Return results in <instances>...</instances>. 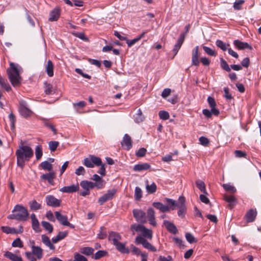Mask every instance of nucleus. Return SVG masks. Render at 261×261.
<instances>
[{"instance_id": "nucleus-12", "label": "nucleus", "mask_w": 261, "mask_h": 261, "mask_svg": "<svg viewBox=\"0 0 261 261\" xmlns=\"http://www.w3.org/2000/svg\"><path fill=\"white\" fill-rule=\"evenodd\" d=\"M79 190V185L78 184L72 185L69 186H65L60 189V191L66 193H72Z\"/></svg>"}, {"instance_id": "nucleus-30", "label": "nucleus", "mask_w": 261, "mask_h": 261, "mask_svg": "<svg viewBox=\"0 0 261 261\" xmlns=\"http://www.w3.org/2000/svg\"><path fill=\"white\" fill-rule=\"evenodd\" d=\"M4 256L12 261H22L21 256H17L16 254L9 251H7L5 253Z\"/></svg>"}, {"instance_id": "nucleus-54", "label": "nucleus", "mask_w": 261, "mask_h": 261, "mask_svg": "<svg viewBox=\"0 0 261 261\" xmlns=\"http://www.w3.org/2000/svg\"><path fill=\"white\" fill-rule=\"evenodd\" d=\"M2 230L7 234L9 233H14L16 232L15 230L13 228H11L8 226H2Z\"/></svg>"}, {"instance_id": "nucleus-32", "label": "nucleus", "mask_w": 261, "mask_h": 261, "mask_svg": "<svg viewBox=\"0 0 261 261\" xmlns=\"http://www.w3.org/2000/svg\"><path fill=\"white\" fill-rule=\"evenodd\" d=\"M234 44L237 47L240 49L248 48L249 49H252V47L246 42H242L239 40H235L234 41Z\"/></svg>"}, {"instance_id": "nucleus-34", "label": "nucleus", "mask_w": 261, "mask_h": 261, "mask_svg": "<svg viewBox=\"0 0 261 261\" xmlns=\"http://www.w3.org/2000/svg\"><path fill=\"white\" fill-rule=\"evenodd\" d=\"M145 226L142 224H134L130 226V230L133 232V234H135V232H141L142 233L143 229L144 228Z\"/></svg>"}, {"instance_id": "nucleus-56", "label": "nucleus", "mask_w": 261, "mask_h": 261, "mask_svg": "<svg viewBox=\"0 0 261 261\" xmlns=\"http://www.w3.org/2000/svg\"><path fill=\"white\" fill-rule=\"evenodd\" d=\"M74 258L73 261H88L87 259L85 256L78 253L74 254Z\"/></svg>"}, {"instance_id": "nucleus-17", "label": "nucleus", "mask_w": 261, "mask_h": 261, "mask_svg": "<svg viewBox=\"0 0 261 261\" xmlns=\"http://www.w3.org/2000/svg\"><path fill=\"white\" fill-rule=\"evenodd\" d=\"M185 38V34L182 33L180 34L179 38H178L177 43L174 45L172 51L174 53V56H175L179 49L180 48Z\"/></svg>"}, {"instance_id": "nucleus-28", "label": "nucleus", "mask_w": 261, "mask_h": 261, "mask_svg": "<svg viewBox=\"0 0 261 261\" xmlns=\"http://www.w3.org/2000/svg\"><path fill=\"white\" fill-rule=\"evenodd\" d=\"M115 246L116 249L121 253L128 254L129 252V250L125 247V243H121L119 242Z\"/></svg>"}, {"instance_id": "nucleus-16", "label": "nucleus", "mask_w": 261, "mask_h": 261, "mask_svg": "<svg viewBox=\"0 0 261 261\" xmlns=\"http://www.w3.org/2000/svg\"><path fill=\"white\" fill-rule=\"evenodd\" d=\"M61 10L58 7L54 8L49 14L48 20L50 21H57L60 16Z\"/></svg>"}, {"instance_id": "nucleus-47", "label": "nucleus", "mask_w": 261, "mask_h": 261, "mask_svg": "<svg viewBox=\"0 0 261 261\" xmlns=\"http://www.w3.org/2000/svg\"><path fill=\"white\" fill-rule=\"evenodd\" d=\"M142 197V191L140 188L136 187L135 191V197L136 200H139Z\"/></svg>"}, {"instance_id": "nucleus-63", "label": "nucleus", "mask_w": 261, "mask_h": 261, "mask_svg": "<svg viewBox=\"0 0 261 261\" xmlns=\"http://www.w3.org/2000/svg\"><path fill=\"white\" fill-rule=\"evenodd\" d=\"M207 194H201L200 195L199 198L201 202L204 203L205 204H208L210 203V200L206 196Z\"/></svg>"}, {"instance_id": "nucleus-49", "label": "nucleus", "mask_w": 261, "mask_h": 261, "mask_svg": "<svg viewBox=\"0 0 261 261\" xmlns=\"http://www.w3.org/2000/svg\"><path fill=\"white\" fill-rule=\"evenodd\" d=\"M59 143L58 141H50L48 143L49 148L51 152L55 151L57 147L58 146Z\"/></svg>"}, {"instance_id": "nucleus-46", "label": "nucleus", "mask_w": 261, "mask_h": 261, "mask_svg": "<svg viewBox=\"0 0 261 261\" xmlns=\"http://www.w3.org/2000/svg\"><path fill=\"white\" fill-rule=\"evenodd\" d=\"M107 236L106 228L104 227H101L99 232L97 234V237L100 239H104Z\"/></svg>"}, {"instance_id": "nucleus-41", "label": "nucleus", "mask_w": 261, "mask_h": 261, "mask_svg": "<svg viewBox=\"0 0 261 261\" xmlns=\"http://www.w3.org/2000/svg\"><path fill=\"white\" fill-rule=\"evenodd\" d=\"M41 224L44 229L47 230L49 233L53 231V225L48 222L43 221L41 222Z\"/></svg>"}, {"instance_id": "nucleus-45", "label": "nucleus", "mask_w": 261, "mask_h": 261, "mask_svg": "<svg viewBox=\"0 0 261 261\" xmlns=\"http://www.w3.org/2000/svg\"><path fill=\"white\" fill-rule=\"evenodd\" d=\"M216 44L223 51H226L227 49V46L228 45V44H226L225 43L220 40H217L216 42Z\"/></svg>"}, {"instance_id": "nucleus-59", "label": "nucleus", "mask_w": 261, "mask_h": 261, "mask_svg": "<svg viewBox=\"0 0 261 261\" xmlns=\"http://www.w3.org/2000/svg\"><path fill=\"white\" fill-rule=\"evenodd\" d=\"M237 203V199L233 196L229 195V208L234 207Z\"/></svg>"}, {"instance_id": "nucleus-39", "label": "nucleus", "mask_w": 261, "mask_h": 261, "mask_svg": "<svg viewBox=\"0 0 261 261\" xmlns=\"http://www.w3.org/2000/svg\"><path fill=\"white\" fill-rule=\"evenodd\" d=\"M94 249L90 247H85L81 248L80 252L86 255H90L93 254Z\"/></svg>"}, {"instance_id": "nucleus-21", "label": "nucleus", "mask_w": 261, "mask_h": 261, "mask_svg": "<svg viewBox=\"0 0 261 261\" xmlns=\"http://www.w3.org/2000/svg\"><path fill=\"white\" fill-rule=\"evenodd\" d=\"M198 46H196L193 50L192 57V64L195 66H199V62L198 60Z\"/></svg>"}, {"instance_id": "nucleus-40", "label": "nucleus", "mask_w": 261, "mask_h": 261, "mask_svg": "<svg viewBox=\"0 0 261 261\" xmlns=\"http://www.w3.org/2000/svg\"><path fill=\"white\" fill-rule=\"evenodd\" d=\"M0 85L3 87L7 91H9L11 90V87L9 85L7 81L0 75Z\"/></svg>"}, {"instance_id": "nucleus-27", "label": "nucleus", "mask_w": 261, "mask_h": 261, "mask_svg": "<svg viewBox=\"0 0 261 261\" xmlns=\"http://www.w3.org/2000/svg\"><path fill=\"white\" fill-rule=\"evenodd\" d=\"M80 186L84 190L89 191L90 189H93L95 187L94 182L88 180H82L80 182Z\"/></svg>"}, {"instance_id": "nucleus-33", "label": "nucleus", "mask_w": 261, "mask_h": 261, "mask_svg": "<svg viewBox=\"0 0 261 261\" xmlns=\"http://www.w3.org/2000/svg\"><path fill=\"white\" fill-rule=\"evenodd\" d=\"M30 209L32 211H37L42 208V205L39 203L36 200L30 201L29 202Z\"/></svg>"}, {"instance_id": "nucleus-37", "label": "nucleus", "mask_w": 261, "mask_h": 261, "mask_svg": "<svg viewBox=\"0 0 261 261\" xmlns=\"http://www.w3.org/2000/svg\"><path fill=\"white\" fill-rule=\"evenodd\" d=\"M196 185L201 192H203L204 194H208L206 191L205 184L203 181L198 179L196 181Z\"/></svg>"}, {"instance_id": "nucleus-36", "label": "nucleus", "mask_w": 261, "mask_h": 261, "mask_svg": "<svg viewBox=\"0 0 261 261\" xmlns=\"http://www.w3.org/2000/svg\"><path fill=\"white\" fill-rule=\"evenodd\" d=\"M134 117L135 121L137 123H140L144 120V117L140 109L138 110L137 113L134 116Z\"/></svg>"}, {"instance_id": "nucleus-25", "label": "nucleus", "mask_w": 261, "mask_h": 261, "mask_svg": "<svg viewBox=\"0 0 261 261\" xmlns=\"http://www.w3.org/2000/svg\"><path fill=\"white\" fill-rule=\"evenodd\" d=\"M41 240L42 243L44 244H45L47 247H48L50 250L53 251L55 250V247L51 243L50 239L48 237H47L45 234H42L41 236Z\"/></svg>"}, {"instance_id": "nucleus-43", "label": "nucleus", "mask_w": 261, "mask_h": 261, "mask_svg": "<svg viewBox=\"0 0 261 261\" xmlns=\"http://www.w3.org/2000/svg\"><path fill=\"white\" fill-rule=\"evenodd\" d=\"M117 189L113 188L108 190L105 195L107 198H108V200H110L113 198L115 194L117 193Z\"/></svg>"}, {"instance_id": "nucleus-4", "label": "nucleus", "mask_w": 261, "mask_h": 261, "mask_svg": "<svg viewBox=\"0 0 261 261\" xmlns=\"http://www.w3.org/2000/svg\"><path fill=\"white\" fill-rule=\"evenodd\" d=\"M17 212V218L18 221H25L29 217V213L28 210L24 206L21 205H16L13 211V212Z\"/></svg>"}, {"instance_id": "nucleus-42", "label": "nucleus", "mask_w": 261, "mask_h": 261, "mask_svg": "<svg viewBox=\"0 0 261 261\" xmlns=\"http://www.w3.org/2000/svg\"><path fill=\"white\" fill-rule=\"evenodd\" d=\"M43 154L42 148L41 145H37L35 147V155L37 160H39Z\"/></svg>"}, {"instance_id": "nucleus-64", "label": "nucleus", "mask_w": 261, "mask_h": 261, "mask_svg": "<svg viewBox=\"0 0 261 261\" xmlns=\"http://www.w3.org/2000/svg\"><path fill=\"white\" fill-rule=\"evenodd\" d=\"M171 91L170 89H169V88H166V89L163 90V92L162 93L161 96L163 98H166L167 97H168L170 94Z\"/></svg>"}, {"instance_id": "nucleus-1", "label": "nucleus", "mask_w": 261, "mask_h": 261, "mask_svg": "<svg viewBox=\"0 0 261 261\" xmlns=\"http://www.w3.org/2000/svg\"><path fill=\"white\" fill-rule=\"evenodd\" d=\"M33 155V150L30 146L26 145L20 146L16 151L17 166L21 168H23L25 162L29 161Z\"/></svg>"}, {"instance_id": "nucleus-7", "label": "nucleus", "mask_w": 261, "mask_h": 261, "mask_svg": "<svg viewBox=\"0 0 261 261\" xmlns=\"http://www.w3.org/2000/svg\"><path fill=\"white\" fill-rule=\"evenodd\" d=\"M133 213L137 222L142 224L146 223V215L144 211L140 209H134Z\"/></svg>"}, {"instance_id": "nucleus-55", "label": "nucleus", "mask_w": 261, "mask_h": 261, "mask_svg": "<svg viewBox=\"0 0 261 261\" xmlns=\"http://www.w3.org/2000/svg\"><path fill=\"white\" fill-rule=\"evenodd\" d=\"M12 246L14 247L21 248L23 247V243L20 239L18 238L12 242Z\"/></svg>"}, {"instance_id": "nucleus-15", "label": "nucleus", "mask_w": 261, "mask_h": 261, "mask_svg": "<svg viewBox=\"0 0 261 261\" xmlns=\"http://www.w3.org/2000/svg\"><path fill=\"white\" fill-rule=\"evenodd\" d=\"M91 179L95 181L94 182V185L98 189H102L105 186V182L102 178L97 174H94L91 178Z\"/></svg>"}, {"instance_id": "nucleus-61", "label": "nucleus", "mask_w": 261, "mask_h": 261, "mask_svg": "<svg viewBox=\"0 0 261 261\" xmlns=\"http://www.w3.org/2000/svg\"><path fill=\"white\" fill-rule=\"evenodd\" d=\"M200 143L204 146H206L209 144L210 142L208 139L205 137H201L199 139Z\"/></svg>"}, {"instance_id": "nucleus-60", "label": "nucleus", "mask_w": 261, "mask_h": 261, "mask_svg": "<svg viewBox=\"0 0 261 261\" xmlns=\"http://www.w3.org/2000/svg\"><path fill=\"white\" fill-rule=\"evenodd\" d=\"M85 173V170L83 166L79 167L75 171V173L77 175H84Z\"/></svg>"}, {"instance_id": "nucleus-58", "label": "nucleus", "mask_w": 261, "mask_h": 261, "mask_svg": "<svg viewBox=\"0 0 261 261\" xmlns=\"http://www.w3.org/2000/svg\"><path fill=\"white\" fill-rule=\"evenodd\" d=\"M107 254V252L103 250H99L94 255V258L95 259H98L101 257L104 256Z\"/></svg>"}, {"instance_id": "nucleus-19", "label": "nucleus", "mask_w": 261, "mask_h": 261, "mask_svg": "<svg viewBox=\"0 0 261 261\" xmlns=\"http://www.w3.org/2000/svg\"><path fill=\"white\" fill-rule=\"evenodd\" d=\"M207 102L210 107L212 109L213 114L216 116L218 115L219 114V111L216 108V103L214 98L211 96H208L207 98Z\"/></svg>"}, {"instance_id": "nucleus-22", "label": "nucleus", "mask_w": 261, "mask_h": 261, "mask_svg": "<svg viewBox=\"0 0 261 261\" xmlns=\"http://www.w3.org/2000/svg\"><path fill=\"white\" fill-rule=\"evenodd\" d=\"M164 225L170 232L174 234L177 233V229L173 223L169 221L164 220Z\"/></svg>"}, {"instance_id": "nucleus-23", "label": "nucleus", "mask_w": 261, "mask_h": 261, "mask_svg": "<svg viewBox=\"0 0 261 261\" xmlns=\"http://www.w3.org/2000/svg\"><path fill=\"white\" fill-rule=\"evenodd\" d=\"M31 218L32 220V228L36 232L40 231L39 223L37 219L35 214H32L31 215Z\"/></svg>"}, {"instance_id": "nucleus-18", "label": "nucleus", "mask_w": 261, "mask_h": 261, "mask_svg": "<svg viewBox=\"0 0 261 261\" xmlns=\"http://www.w3.org/2000/svg\"><path fill=\"white\" fill-rule=\"evenodd\" d=\"M56 176V173L54 171L49 172L48 173L42 174L41 176V178L44 180H47L48 184L53 185L54 179Z\"/></svg>"}, {"instance_id": "nucleus-62", "label": "nucleus", "mask_w": 261, "mask_h": 261, "mask_svg": "<svg viewBox=\"0 0 261 261\" xmlns=\"http://www.w3.org/2000/svg\"><path fill=\"white\" fill-rule=\"evenodd\" d=\"M146 149L144 148H140L138 151L136 152V154L138 157H143L145 156L146 153Z\"/></svg>"}, {"instance_id": "nucleus-3", "label": "nucleus", "mask_w": 261, "mask_h": 261, "mask_svg": "<svg viewBox=\"0 0 261 261\" xmlns=\"http://www.w3.org/2000/svg\"><path fill=\"white\" fill-rule=\"evenodd\" d=\"M83 164L88 168H93L94 165L99 166L101 164V160L94 155H89L84 159Z\"/></svg>"}, {"instance_id": "nucleus-5", "label": "nucleus", "mask_w": 261, "mask_h": 261, "mask_svg": "<svg viewBox=\"0 0 261 261\" xmlns=\"http://www.w3.org/2000/svg\"><path fill=\"white\" fill-rule=\"evenodd\" d=\"M19 111L20 115L24 118H28L32 114V112L28 107V103L24 100L19 101Z\"/></svg>"}, {"instance_id": "nucleus-38", "label": "nucleus", "mask_w": 261, "mask_h": 261, "mask_svg": "<svg viewBox=\"0 0 261 261\" xmlns=\"http://www.w3.org/2000/svg\"><path fill=\"white\" fill-rule=\"evenodd\" d=\"M142 237L146 238L149 240H151L152 238V231L151 229H148L145 227L143 229L142 232Z\"/></svg>"}, {"instance_id": "nucleus-44", "label": "nucleus", "mask_w": 261, "mask_h": 261, "mask_svg": "<svg viewBox=\"0 0 261 261\" xmlns=\"http://www.w3.org/2000/svg\"><path fill=\"white\" fill-rule=\"evenodd\" d=\"M44 92L47 95H50L53 93V86L46 82L44 83Z\"/></svg>"}, {"instance_id": "nucleus-6", "label": "nucleus", "mask_w": 261, "mask_h": 261, "mask_svg": "<svg viewBox=\"0 0 261 261\" xmlns=\"http://www.w3.org/2000/svg\"><path fill=\"white\" fill-rule=\"evenodd\" d=\"M135 242L137 244H142L145 248L151 251L155 252L156 251V248L152 245L141 236H137L136 238Z\"/></svg>"}, {"instance_id": "nucleus-52", "label": "nucleus", "mask_w": 261, "mask_h": 261, "mask_svg": "<svg viewBox=\"0 0 261 261\" xmlns=\"http://www.w3.org/2000/svg\"><path fill=\"white\" fill-rule=\"evenodd\" d=\"M146 190L147 192L149 193H153L156 190V186L155 183L153 182L150 185L146 186Z\"/></svg>"}, {"instance_id": "nucleus-13", "label": "nucleus", "mask_w": 261, "mask_h": 261, "mask_svg": "<svg viewBox=\"0 0 261 261\" xmlns=\"http://www.w3.org/2000/svg\"><path fill=\"white\" fill-rule=\"evenodd\" d=\"M147 216L150 225L153 226L156 225L155 218V212L152 207H149L147 211Z\"/></svg>"}, {"instance_id": "nucleus-31", "label": "nucleus", "mask_w": 261, "mask_h": 261, "mask_svg": "<svg viewBox=\"0 0 261 261\" xmlns=\"http://www.w3.org/2000/svg\"><path fill=\"white\" fill-rule=\"evenodd\" d=\"M45 71L49 77L54 75V65L50 60H48L45 67Z\"/></svg>"}, {"instance_id": "nucleus-26", "label": "nucleus", "mask_w": 261, "mask_h": 261, "mask_svg": "<svg viewBox=\"0 0 261 261\" xmlns=\"http://www.w3.org/2000/svg\"><path fill=\"white\" fill-rule=\"evenodd\" d=\"M55 216L58 221L63 225H65L68 222L67 217L62 215L60 212L56 211L55 212Z\"/></svg>"}, {"instance_id": "nucleus-35", "label": "nucleus", "mask_w": 261, "mask_h": 261, "mask_svg": "<svg viewBox=\"0 0 261 261\" xmlns=\"http://www.w3.org/2000/svg\"><path fill=\"white\" fill-rule=\"evenodd\" d=\"M39 167L49 172L52 171L53 165L48 161H44L39 165Z\"/></svg>"}, {"instance_id": "nucleus-2", "label": "nucleus", "mask_w": 261, "mask_h": 261, "mask_svg": "<svg viewBox=\"0 0 261 261\" xmlns=\"http://www.w3.org/2000/svg\"><path fill=\"white\" fill-rule=\"evenodd\" d=\"M10 70H7L9 80L13 86H18L20 84V77L18 65L13 63H10Z\"/></svg>"}, {"instance_id": "nucleus-10", "label": "nucleus", "mask_w": 261, "mask_h": 261, "mask_svg": "<svg viewBox=\"0 0 261 261\" xmlns=\"http://www.w3.org/2000/svg\"><path fill=\"white\" fill-rule=\"evenodd\" d=\"M185 199L182 196H180L178 198V207L179 210L178 211V215L181 218H184L186 212V207L185 205Z\"/></svg>"}, {"instance_id": "nucleus-24", "label": "nucleus", "mask_w": 261, "mask_h": 261, "mask_svg": "<svg viewBox=\"0 0 261 261\" xmlns=\"http://www.w3.org/2000/svg\"><path fill=\"white\" fill-rule=\"evenodd\" d=\"M32 252L37 259H40L43 256V250L39 246H32Z\"/></svg>"}, {"instance_id": "nucleus-50", "label": "nucleus", "mask_w": 261, "mask_h": 261, "mask_svg": "<svg viewBox=\"0 0 261 261\" xmlns=\"http://www.w3.org/2000/svg\"><path fill=\"white\" fill-rule=\"evenodd\" d=\"M166 200L167 204L172 206V210H175L178 206V202H176L175 200L170 198H167Z\"/></svg>"}, {"instance_id": "nucleus-20", "label": "nucleus", "mask_w": 261, "mask_h": 261, "mask_svg": "<svg viewBox=\"0 0 261 261\" xmlns=\"http://www.w3.org/2000/svg\"><path fill=\"white\" fill-rule=\"evenodd\" d=\"M152 205L155 208L159 210L162 213H166L170 211V208L169 206L164 205L163 203L159 202H154L152 203Z\"/></svg>"}, {"instance_id": "nucleus-9", "label": "nucleus", "mask_w": 261, "mask_h": 261, "mask_svg": "<svg viewBox=\"0 0 261 261\" xmlns=\"http://www.w3.org/2000/svg\"><path fill=\"white\" fill-rule=\"evenodd\" d=\"M257 212L256 208H251L248 210L244 216V219L247 223H251L255 221Z\"/></svg>"}, {"instance_id": "nucleus-57", "label": "nucleus", "mask_w": 261, "mask_h": 261, "mask_svg": "<svg viewBox=\"0 0 261 261\" xmlns=\"http://www.w3.org/2000/svg\"><path fill=\"white\" fill-rule=\"evenodd\" d=\"M244 1L243 0H237L234 4L233 8L235 10H240L242 8V5L244 4Z\"/></svg>"}, {"instance_id": "nucleus-8", "label": "nucleus", "mask_w": 261, "mask_h": 261, "mask_svg": "<svg viewBox=\"0 0 261 261\" xmlns=\"http://www.w3.org/2000/svg\"><path fill=\"white\" fill-rule=\"evenodd\" d=\"M45 202L48 206L58 207L61 205V200L56 198L53 195H49L45 197Z\"/></svg>"}, {"instance_id": "nucleus-51", "label": "nucleus", "mask_w": 261, "mask_h": 261, "mask_svg": "<svg viewBox=\"0 0 261 261\" xmlns=\"http://www.w3.org/2000/svg\"><path fill=\"white\" fill-rule=\"evenodd\" d=\"M203 49L204 51L210 56H216L217 55L216 52L209 47L204 46H203Z\"/></svg>"}, {"instance_id": "nucleus-11", "label": "nucleus", "mask_w": 261, "mask_h": 261, "mask_svg": "<svg viewBox=\"0 0 261 261\" xmlns=\"http://www.w3.org/2000/svg\"><path fill=\"white\" fill-rule=\"evenodd\" d=\"M121 144L124 149L129 150L132 147V140L130 136L125 134L123 137Z\"/></svg>"}, {"instance_id": "nucleus-53", "label": "nucleus", "mask_w": 261, "mask_h": 261, "mask_svg": "<svg viewBox=\"0 0 261 261\" xmlns=\"http://www.w3.org/2000/svg\"><path fill=\"white\" fill-rule=\"evenodd\" d=\"M187 241L190 244L196 242L195 237L189 232L186 233L185 235Z\"/></svg>"}, {"instance_id": "nucleus-29", "label": "nucleus", "mask_w": 261, "mask_h": 261, "mask_svg": "<svg viewBox=\"0 0 261 261\" xmlns=\"http://www.w3.org/2000/svg\"><path fill=\"white\" fill-rule=\"evenodd\" d=\"M150 168V165L148 163H142L137 164L134 167V170L135 171H141L146 170Z\"/></svg>"}, {"instance_id": "nucleus-14", "label": "nucleus", "mask_w": 261, "mask_h": 261, "mask_svg": "<svg viewBox=\"0 0 261 261\" xmlns=\"http://www.w3.org/2000/svg\"><path fill=\"white\" fill-rule=\"evenodd\" d=\"M121 239V236L117 232L110 231L108 236V240L113 243L114 245L116 244Z\"/></svg>"}, {"instance_id": "nucleus-48", "label": "nucleus", "mask_w": 261, "mask_h": 261, "mask_svg": "<svg viewBox=\"0 0 261 261\" xmlns=\"http://www.w3.org/2000/svg\"><path fill=\"white\" fill-rule=\"evenodd\" d=\"M159 116L160 119L166 120L169 119V114L166 111H160L159 113Z\"/></svg>"}]
</instances>
